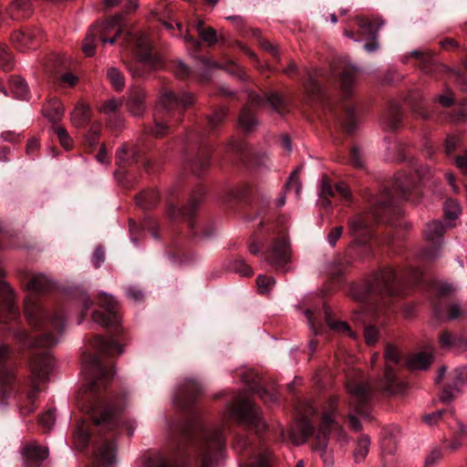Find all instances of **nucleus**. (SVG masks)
<instances>
[{
  "label": "nucleus",
  "mask_w": 467,
  "mask_h": 467,
  "mask_svg": "<svg viewBox=\"0 0 467 467\" xmlns=\"http://www.w3.org/2000/svg\"><path fill=\"white\" fill-rule=\"evenodd\" d=\"M182 434L196 440L192 450L182 462H172L161 454L150 457L145 467H213L223 454L224 434L222 427L205 428L198 419L182 427Z\"/></svg>",
  "instance_id": "nucleus-1"
},
{
  "label": "nucleus",
  "mask_w": 467,
  "mask_h": 467,
  "mask_svg": "<svg viewBox=\"0 0 467 467\" xmlns=\"http://www.w3.org/2000/svg\"><path fill=\"white\" fill-rule=\"evenodd\" d=\"M25 316L35 329L46 331L38 339L33 340L26 330L15 332V337L25 347L50 348L57 343V335L64 330V319L59 313L47 310L37 299L28 295L25 299Z\"/></svg>",
  "instance_id": "nucleus-2"
},
{
  "label": "nucleus",
  "mask_w": 467,
  "mask_h": 467,
  "mask_svg": "<svg viewBox=\"0 0 467 467\" xmlns=\"http://www.w3.org/2000/svg\"><path fill=\"white\" fill-rule=\"evenodd\" d=\"M421 278V273L416 268H409L406 271L397 273L391 267L380 270L374 279L364 285L363 291L358 287L351 288V295L358 300H364L368 295L397 296L403 293V284L406 282L417 283Z\"/></svg>",
  "instance_id": "nucleus-3"
},
{
  "label": "nucleus",
  "mask_w": 467,
  "mask_h": 467,
  "mask_svg": "<svg viewBox=\"0 0 467 467\" xmlns=\"http://www.w3.org/2000/svg\"><path fill=\"white\" fill-rule=\"evenodd\" d=\"M29 389L20 393L17 400L19 412L27 416L35 411L36 400L40 393V384L48 380L51 369V358L47 351H35L31 354L29 361Z\"/></svg>",
  "instance_id": "nucleus-4"
},
{
  "label": "nucleus",
  "mask_w": 467,
  "mask_h": 467,
  "mask_svg": "<svg viewBox=\"0 0 467 467\" xmlns=\"http://www.w3.org/2000/svg\"><path fill=\"white\" fill-rule=\"evenodd\" d=\"M337 412V399L331 398L327 401V405L322 414L321 422L316 436L317 443L315 445V450L320 453L321 457H324V462L327 464H330L332 462L330 455H327V446L330 431H335L337 441H347V435L342 426L335 420Z\"/></svg>",
  "instance_id": "nucleus-5"
},
{
  "label": "nucleus",
  "mask_w": 467,
  "mask_h": 467,
  "mask_svg": "<svg viewBox=\"0 0 467 467\" xmlns=\"http://www.w3.org/2000/svg\"><path fill=\"white\" fill-rule=\"evenodd\" d=\"M138 62L130 67L134 77H143L148 69H157L161 66L159 57L150 54V41L147 35L140 34L135 38Z\"/></svg>",
  "instance_id": "nucleus-6"
},
{
  "label": "nucleus",
  "mask_w": 467,
  "mask_h": 467,
  "mask_svg": "<svg viewBox=\"0 0 467 467\" xmlns=\"http://www.w3.org/2000/svg\"><path fill=\"white\" fill-rule=\"evenodd\" d=\"M386 367L381 384L386 391L396 395L401 393L405 389V384L397 377L395 366L401 360L400 351L392 346H388L384 351Z\"/></svg>",
  "instance_id": "nucleus-7"
},
{
  "label": "nucleus",
  "mask_w": 467,
  "mask_h": 467,
  "mask_svg": "<svg viewBox=\"0 0 467 467\" xmlns=\"http://www.w3.org/2000/svg\"><path fill=\"white\" fill-rule=\"evenodd\" d=\"M347 389L349 395L350 409L361 417H368L370 410V386L361 380L348 379Z\"/></svg>",
  "instance_id": "nucleus-8"
},
{
  "label": "nucleus",
  "mask_w": 467,
  "mask_h": 467,
  "mask_svg": "<svg viewBox=\"0 0 467 467\" xmlns=\"http://www.w3.org/2000/svg\"><path fill=\"white\" fill-rule=\"evenodd\" d=\"M231 414L241 424L253 427L256 431H262L265 429V424L260 418L259 410L248 399L238 397L232 406Z\"/></svg>",
  "instance_id": "nucleus-9"
},
{
  "label": "nucleus",
  "mask_w": 467,
  "mask_h": 467,
  "mask_svg": "<svg viewBox=\"0 0 467 467\" xmlns=\"http://www.w3.org/2000/svg\"><path fill=\"white\" fill-rule=\"evenodd\" d=\"M11 348L5 344L0 345V397L8 399L16 389L15 369L11 360Z\"/></svg>",
  "instance_id": "nucleus-10"
},
{
  "label": "nucleus",
  "mask_w": 467,
  "mask_h": 467,
  "mask_svg": "<svg viewBox=\"0 0 467 467\" xmlns=\"http://www.w3.org/2000/svg\"><path fill=\"white\" fill-rule=\"evenodd\" d=\"M265 260L278 269L288 271L285 268L291 260L290 240L287 235L277 236L271 246L263 254Z\"/></svg>",
  "instance_id": "nucleus-11"
},
{
  "label": "nucleus",
  "mask_w": 467,
  "mask_h": 467,
  "mask_svg": "<svg viewBox=\"0 0 467 467\" xmlns=\"http://www.w3.org/2000/svg\"><path fill=\"white\" fill-rule=\"evenodd\" d=\"M84 368L91 378L88 389L93 393H96L100 386L104 387L113 376V373L102 363L98 355H89L84 362Z\"/></svg>",
  "instance_id": "nucleus-12"
},
{
  "label": "nucleus",
  "mask_w": 467,
  "mask_h": 467,
  "mask_svg": "<svg viewBox=\"0 0 467 467\" xmlns=\"http://www.w3.org/2000/svg\"><path fill=\"white\" fill-rule=\"evenodd\" d=\"M99 305L104 310H96L92 313V319L102 327H113L119 323L118 315V302L109 294L102 293L99 296Z\"/></svg>",
  "instance_id": "nucleus-13"
},
{
  "label": "nucleus",
  "mask_w": 467,
  "mask_h": 467,
  "mask_svg": "<svg viewBox=\"0 0 467 467\" xmlns=\"http://www.w3.org/2000/svg\"><path fill=\"white\" fill-rule=\"evenodd\" d=\"M42 41L43 35L37 27L15 30L11 35L13 46L21 52L37 48Z\"/></svg>",
  "instance_id": "nucleus-14"
},
{
  "label": "nucleus",
  "mask_w": 467,
  "mask_h": 467,
  "mask_svg": "<svg viewBox=\"0 0 467 467\" xmlns=\"http://www.w3.org/2000/svg\"><path fill=\"white\" fill-rule=\"evenodd\" d=\"M194 102V97L190 93L178 95L164 88L159 97V104L166 112L173 110H184Z\"/></svg>",
  "instance_id": "nucleus-15"
},
{
  "label": "nucleus",
  "mask_w": 467,
  "mask_h": 467,
  "mask_svg": "<svg viewBox=\"0 0 467 467\" xmlns=\"http://www.w3.org/2000/svg\"><path fill=\"white\" fill-rule=\"evenodd\" d=\"M88 410L94 413V424L99 427L100 431H111L117 427L118 421L113 408L102 405L101 401H96L94 404L90 405Z\"/></svg>",
  "instance_id": "nucleus-16"
},
{
  "label": "nucleus",
  "mask_w": 467,
  "mask_h": 467,
  "mask_svg": "<svg viewBox=\"0 0 467 467\" xmlns=\"http://www.w3.org/2000/svg\"><path fill=\"white\" fill-rule=\"evenodd\" d=\"M382 22L379 20H369L368 18H360L358 20L359 35L362 38L372 40L371 43L364 45V48L368 52H373L378 48V43L376 42L377 35L379 27L382 26Z\"/></svg>",
  "instance_id": "nucleus-17"
},
{
  "label": "nucleus",
  "mask_w": 467,
  "mask_h": 467,
  "mask_svg": "<svg viewBox=\"0 0 467 467\" xmlns=\"http://www.w3.org/2000/svg\"><path fill=\"white\" fill-rule=\"evenodd\" d=\"M249 103L253 106H263L265 103H268L273 109L278 113L283 114L286 111V102L282 96L276 92H271L269 94L259 95L255 93H250L248 96Z\"/></svg>",
  "instance_id": "nucleus-18"
},
{
  "label": "nucleus",
  "mask_w": 467,
  "mask_h": 467,
  "mask_svg": "<svg viewBox=\"0 0 467 467\" xmlns=\"http://www.w3.org/2000/svg\"><path fill=\"white\" fill-rule=\"evenodd\" d=\"M439 342L441 348L453 349L459 352L467 351V337L462 334H454L444 330L440 334Z\"/></svg>",
  "instance_id": "nucleus-19"
},
{
  "label": "nucleus",
  "mask_w": 467,
  "mask_h": 467,
  "mask_svg": "<svg viewBox=\"0 0 467 467\" xmlns=\"http://www.w3.org/2000/svg\"><path fill=\"white\" fill-rule=\"evenodd\" d=\"M371 220L366 215H358L349 221V229L351 234L354 235L360 243H365L371 236Z\"/></svg>",
  "instance_id": "nucleus-20"
},
{
  "label": "nucleus",
  "mask_w": 467,
  "mask_h": 467,
  "mask_svg": "<svg viewBox=\"0 0 467 467\" xmlns=\"http://www.w3.org/2000/svg\"><path fill=\"white\" fill-rule=\"evenodd\" d=\"M313 431L314 427L311 421L306 416H301L297 420L295 429L292 430L290 438L294 444L299 445L306 442Z\"/></svg>",
  "instance_id": "nucleus-21"
},
{
  "label": "nucleus",
  "mask_w": 467,
  "mask_h": 467,
  "mask_svg": "<svg viewBox=\"0 0 467 467\" xmlns=\"http://www.w3.org/2000/svg\"><path fill=\"white\" fill-rule=\"evenodd\" d=\"M22 455L26 464L39 462L47 458L48 450L36 442H31L23 448Z\"/></svg>",
  "instance_id": "nucleus-22"
},
{
  "label": "nucleus",
  "mask_w": 467,
  "mask_h": 467,
  "mask_svg": "<svg viewBox=\"0 0 467 467\" xmlns=\"http://www.w3.org/2000/svg\"><path fill=\"white\" fill-rule=\"evenodd\" d=\"M98 462L104 466L110 465L115 462L116 447L113 441H104L98 448L96 452Z\"/></svg>",
  "instance_id": "nucleus-23"
},
{
  "label": "nucleus",
  "mask_w": 467,
  "mask_h": 467,
  "mask_svg": "<svg viewBox=\"0 0 467 467\" xmlns=\"http://www.w3.org/2000/svg\"><path fill=\"white\" fill-rule=\"evenodd\" d=\"M445 229V224L441 221H432L426 224L423 231V236L426 241L439 244Z\"/></svg>",
  "instance_id": "nucleus-24"
},
{
  "label": "nucleus",
  "mask_w": 467,
  "mask_h": 467,
  "mask_svg": "<svg viewBox=\"0 0 467 467\" xmlns=\"http://www.w3.org/2000/svg\"><path fill=\"white\" fill-rule=\"evenodd\" d=\"M92 347L101 355H110L113 352L121 354L123 352L121 347L114 340H107L101 337H96L92 340Z\"/></svg>",
  "instance_id": "nucleus-25"
},
{
  "label": "nucleus",
  "mask_w": 467,
  "mask_h": 467,
  "mask_svg": "<svg viewBox=\"0 0 467 467\" xmlns=\"http://www.w3.org/2000/svg\"><path fill=\"white\" fill-rule=\"evenodd\" d=\"M146 92L144 90H135L128 101V109L133 116H140L146 109Z\"/></svg>",
  "instance_id": "nucleus-26"
},
{
  "label": "nucleus",
  "mask_w": 467,
  "mask_h": 467,
  "mask_svg": "<svg viewBox=\"0 0 467 467\" xmlns=\"http://www.w3.org/2000/svg\"><path fill=\"white\" fill-rule=\"evenodd\" d=\"M321 195L323 196H338L343 200H349L351 197L350 190L345 182L337 183L335 188L323 181L321 187Z\"/></svg>",
  "instance_id": "nucleus-27"
},
{
  "label": "nucleus",
  "mask_w": 467,
  "mask_h": 467,
  "mask_svg": "<svg viewBox=\"0 0 467 467\" xmlns=\"http://www.w3.org/2000/svg\"><path fill=\"white\" fill-rule=\"evenodd\" d=\"M432 362V355L428 352H419L411 356L406 362L410 370L427 369Z\"/></svg>",
  "instance_id": "nucleus-28"
},
{
  "label": "nucleus",
  "mask_w": 467,
  "mask_h": 467,
  "mask_svg": "<svg viewBox=\"0 0 467 467\" xmlns=\"http://www.w3.org/2000/svg\"><path fill=\"white\" fill-rule=\"evenodd\" d=\"M52 284L43 275H33L29 283L26 285V289L29 294H40L48 291Z\"/></svg>",
  "instance_id": "nucleus-29"
},
{
  "label": "nucleus",
  "mask_w": 467,
  "mask_h": 467,
  "mask_svg": "<svg viewBox=\"0 0 467 467\" xmlns=\"http://www.w3.org/2000/svg\"><path fill=\"white\" fill-rule=\"evenodd\" d=\"M464 368H456L451 374V378L453 381V389L451 387L443 389L441 396V400L444 402L450 401L453 397V390H457L458 388L463 383Z\"/></svg>",
  "instance_id": "nucleus-30"
},
{
  "label": "nucleus",
  "mask_w": 467,
  "mask_h": 467,
  "mask_svg": "<svg viewBox=\"0 0 467 467\" xmlns=\"http://www.w3.org/2000/svg\"><path fill=\"white\" fill-rule=\"evenodd\" d=\"M122 15H117L108 19L103 25H97L99 28V34H113V36H119L122 32Z\"/></svg>",
  "instance_id": "nucleus-31"
},
{
  "label": "nucleus",
  "mask_w": 467,
  "mask_h": 467,
  "mask_svg": "<svg viewBox=\"0 0 467 467\" xmlns=\"http://www.w3.org/2000/svg\"><path fill=\"white\" fill-rule=\"evenodd\" d=\"M99 28L97 24L91 26L83 40L82 50L88 57H92L96 51V40L99 36Z\"/></svg>",
  "instance_id": "nucleus-32"
},
{
  "label": "nucleus",
  "mask_w": 467,
  "mask_h": 467,
  "mask_svg": "<svg viewBox=\"0 0 467 467\" xmlns=\"http://www.w3.org/2000/svg\"><path fill=\"white\" fill-rule=\"evenodd\" d=\"M90 110L88 105L84 103L78 104L71 113V121L76 127L84 126L89 119Z\"/></svg>",
  "instance_id": "nucleus-33"
},
{
  "label": "nucleus",
  "mask_w": 467,
  "mask_h": 467,
  "mask_svg": "<svg viewBox=\"0 0 467 467\" xmlns=\"http://www.w3.org/2000/svg\"><path fill=\"white\" fill-rule=\"evenodd\" d=\"M10 14L14 19L28 16L31 14L29 0H15L10 5Z\"/></svg>",
  "instance_id": "nucleus-34"
},
{
  "label": "nucleus",
  "mask_w": 467,
  "mask_h": 467,
  "mask_svg": "<svg viewBox=\"0 0 467 467\" xmlns=\"http://www.w3.org/2000/svg\"><path fill=\"white\" fill-rule=\"evenodd\" d=\"M9 87L15 98L19 99H27L28 86L20 77H12L9 80Z\"/></svg>",
  "instance_id": "nucleus-35"
},
{
  "label": "nucleus",
  "mask_w": 467,
  "mask_h": 467,
  "mask_svg": "<svg viewBox=\"0 0 467 467\" xmlns=\"http://www.w3.org/2000/svg\"><path fill=\"white\" fill-rule=\"evenodd\" d=\"M238 123L244 131H251L258 124L254 113L248 107H244L239 115Z\"/></svg>",
  "instance_id": "nucleus-36"
},
{
  "label": "nucleus",
  "mask_w": 467,
  "mask_h": 467,
  "mask_svg": "<svg viewBox=\"0 0 467 467\" xmlns=\"http://www.w3.org/2000/svg\"><path fill=\"white\" fill-rule=\"evenodd\" d=\"M357 76V70L352 67L345 68L339 77L341 88L347 93L349 94L352 87L355 84Z\"/></svg>",
  "instance_id": "nucleus-37"
},
{
  "label": "nucleus",
  "mask_w": 467,
  "mask_h": 467,
  "mask_svg": "<svg viewBox=\"0 0 467 467\" xmlns=\"http://www.w3.org/2000/svg\"><path fill=\"white\" fill-rule=\"evenodd\" d=\"M370 447V439L367 435L361 436L357 441L356 449L353 452L354 459L357 462H362L368 453Z\"/></svg>",
  "instance_id": "nucleus-38"
},
{
  "label": "nucleus",
  "mask_w": 467,
  "mask_h": 467,
  "mask_svg": "<svg viewBox=\"0 0 467 467\" xmlns=\"http://www.w3.org/2000/svg\"><path fill=\"white\" fill-rule=\"evenodd\" d=\"M167 119L162 116L161 110H158L154 116V127L150 133L155 137H162L169 132L170 127L167 124Z\"/></svg>",
  "instance_id": "nucleus-39"
},
{
  "label": "nucleus",
  "mask_w": 467,
  "mask_h": 467,
  "mask_svg": "<svg viewBox=\"0 0 467 467\" xmlns=\"http://www.w3.org/2000/svg\"><path fill=\"white\" fill-rule=\"evenodd\" d=\"M343 114L344 119L340 120L342 127L348 133H353L357 125L354 109L349 105H344Z\"/></svg>",
  "instance_id": "nucleus-40"
},
{
  "label": "nucleus",
  "mask_w": 467,
  "mask_h": 467,
  "mask_svg": "<svg viewBox=\"0 0 467 467\" xmlns=\"http://www.w3.org/2000/svg\"><path fill=\"white\" fill-rule=\"evenodd\" d=\"M325 315H326V322L332 329L346 333L348 337H350L352 338L357 337L356 333L350 329L348 323L342 322V321L334 322L331 319L329 311L326 306H325Z\"/></svg>",
  "instance_id": "nucleus-41"
},
{
  "label": "nucleus",
  "mask_w": 467,
  "mask_h": 467,
  "mask_svg": "<svg viewBox=\"0 0 467 467\" xmlns=\"http://www.w3.org/2000/svg\"><path fill=\"white\" fill-rule=\"evenodd\" d=\"M107 78H109L112 87L117 90L120 91L125 86V78L121 72L116 67H110L108 69Z\"/></svg>",
  "instance_id": "nucleus-42"
},
{
  "label": "nucleus",
  "mask_w": 467,
  "mask_h": 467,
  "mask_svg": "<svg viewBox=\"0 0 467 467\" xmlns=\"http://www.w3.org/2000/svg\"><path fill=\"white\" fill-rule=\"evenodd\" d=\"M52 130L57 135L61 146L65 150H69L72 149V140L64 127L54 124L52 126Z\"/></svg>",
  "instance_id": "nucleus-43"
},
{
  "label": "nucleus",
  "mask_w": 467,
  "mask_h": 467,
  "mask_svg": "<svg viewBox=\"0 0 467 467\" xmlns=\"http://www.w3.org/2000/svg\"><path fill=\"white\" fill-rule=\"evenodd\" d=\"M400 113L398 109L389 112L381 119V126L384 130H395L400 121Z\"/></svg>",
  "instance_id": "nucleus-44"
},
{
  "label": "nucleus",
  "mask_w": 467,
  "mask_h": 467,
  "mask_svg": "<svg viewBox=\"0 0 467 467\" xmlns=\"http://www.w3.org/2000/svg\"><path fill=\"white\" fill-rule=\"evenodd\" d=\"M412 179L408 175H399L395 181V189L400 192V197L405 198L408 192L413 186Z\"/></svg>",
  "instance_id": "nucleus-45"
},
{
  "label": "nucleus",
  "mask_w": 467,
  "mask_h": 467,
  "mask_svg": "<svg viewBox=\"0 0 467 467\" xmlns=\"http://www.w3.org/2000/svg\"><path fill=\"white\" fill-rule=\"evenodd\" d=\"M123 105L122 99L115 98L104 101L99 108L100 113L105 115H111L117 112Z\"/></svg>",
  "instance_id": "nucleus-46"
},
{
  "label": "nucleus",
  "mask_w": 467,
  "mask_h": 467,
  "mask_svg": "<svg viewBox=\"0 0 467 467\" xmlns=\"http://www.w3.org/2000/svg\"><path fill=\"white\" fill-rule=\"evenodd\" d=\"M385 195H386V197L384 198V200L376 199V200L371 201V204L374 206L371 209V213H372L374 219L379 220L380 215H379V210L386 209L392 203V198H391L389 191H387L385 192Z\"/></svg>",
  "instance_id": "nucleus-47"
},
{
  "label": "nucleus",
  "mask_w": 467,
  "mask_h": 467,
  "mask_svg": "<svg viewBox=\"0 0 467 467\" xmlns=\"http://www.w3.org/2000/svg\"><path fill=\"white\" fill-rule=\"evenodd\" d=\"M44 114L49 121L56 123L62 119L64 109L60 103L56 102L53 106L45 108Z\"/></svg>",
  "instance_id": "nucleus-48"
},
{
  "label": "nucleus",
  "mask_w": 467,
  "mask_h": 467,
  "mask_svg": "<svg viewBox=\"0 0 467 467\" xmlns=\"http://www.w3.org/2000/svg\"><path fill=\"white\" fill-rule=\"evenodd\" d=\"M257 289L260 294H269L275 285L274 277L259 275L256 278Z\"/></svg>",
  "instance_id": "nucleus-49"
},
{
  "label": "nucleus",
  "mask_w": 467,
  "mask_h": 467,
  "mask_svg": "<svg viewBox=\"0 0 467 467\" xmlns=\"http://www.w3.org/2000/svg\"><path fill=\"white\" fill-rule=\"evenodd\" d=\"M443 209L445 217L451 220L456 219L462 212L459 202L452 199L446 201Z\"/></svg>",
  "instance_id": "nucleus-50"
},
{
  "label": "nucleus",
  "mask_w": 467,
  "mask_h": 467,
  "mask_svg": "<svg viewBox=\"0 0 467 467\" xmlns=\"http://www.w3.org/2000/svg\"><path fill=\"white\" fill-rule=\"evenodd\" d=\"M13 56L7 47L0 46V67L4 70H10L13 68Z\"/></svg>",
  "instance_id": "nucleus-51"
},
{
  "label": "nucleus",
  "mask_w": 467,
  "mask_h": 467,
  "mask_svg": "<svg viewBox=\"0 0 467 467\" xmlns=\"http://www.w3.org/2000/svg\"><path fill=\"white\" fill-rule=\"evenodd\" d=\"M308 75H309L308 78L304 82V87H305V89H306V93L308 94V96L312 99L315 96L319 94V92H320V86L317 82L315 78L312 75H310L309 72H308Z\"/></svg>",
  "instance_id": "nucleus-52"
},
{
  "label": "nucleus",
  "mask_w": 467,
  "mask_h": 467,
  "mask_svg": "<svg viewBox=\"0 0 467 467\" xmlns=\"http://www.w3.org/2000/svg\"><path fill=\"white\" fill-rule=\"evenodd\" d=\"M55 420L56 415L53 410H48L38 417L39 424L46 430H50Z\"/></svg>",
  "instance_id": "nucleus-53"
},
{
  "label": "nucleus",
  "mask_w": 467,
  "mask_h": 467,
  "mask_svg": "<svg viewBox=\"0 0 467 467\" xmlns=\"http://www.w3.org/2000/svg\"><path fill=\"white\" fill-rule=\"evenodd\" d=\"M226 115L227 109L224 108H221L218 110L214 111L208 119L209 125L211 126V128H217L225 119Z\"/></svg>",
  "instance_id": "nucleus-54"
},
{
  "label": "nucleus",
  "mask_w": 467,
  "mask_h": 467,
  "mask_svg": "<svg viewBox=\"0 0 467 467\" xmlns=\"http://www.w3.org/2000/svg\"><path fill=\"white\" fill-rule=\"evenodd\" d=\"M210 165V157L203 153L197 157L193 161L192 169L196 174H200L203 170L208 168Z\"/></svg>",
  "instance_id": "nucleus-55"
},
{
  "label": "nucleus",
  "mask_w": 467,
  "mask_h": 467,
  "mask_svg": "<svg viewBox=\"0 0 467 467\" xmlns=\"http://www.w3.org/2000/svg\"><path fill=\"white\" fill-rule=\"evenodd\" d=\"M286 191H293L296 197H299L301 192V182L297 172H293L285 185Z\"/></svg>",
  "instance_id": "nucleus-56"
},
{
  "label": "nucleus",
  "mask_w": 467,
  "mask_h": 467,
  "mask_svg": "<svg viewBox=\"0 0 467 467\" xmlns=\"http://www.w3.org/2000/svg\"><path fill=\"white\" fill-rule=\"evenodd\" d=\"M434 289L441 296H447L455 292L456 287L448 283L436 282L434 284Z\"/></svg>",
  "instance_id": "nucleus-57"
},
{
  "label": "nucleus",
  "mask_w": 467,
  "mask_h": 467,
  "mask_svg": "<svg viewBox=\"0 0 467 467\" xmlns=\"http://www.w3.org/2000/svg\"><path fill=\"white\" fill-rule=\"evenodd\" d=\"M441 451L439 449H433L429 452L424 460L425 467H434L441 459Z\"/></svg>",
  "instance_id": "nucleus-58"
},
{
  "label": "nucleus",
  "mask_w": 467,
  "mask_h": 467,
  "mask_svg": "<svg viewBox=\"0 0 467 467\" xmlns=\"http://www.w3.org/2000/svg\"><path fill=\"white\" fill-rule=\"evenodd\" d=\"M199 36L203 41L210 45L217 42V33L213 27L204 28L201 33H199Z\"/></svg>",
  "instance_id": "nucleus-59"
},
{
  "label": "nucleus",
  "mask_w": 467,
  "mask_h": 467,
  "mask_svg": "<svg viewBox=\"0 0 467 467\" xmlns=\"http://www.w3.org/2000/svg\"><path fill=\"white\" fill-rule=\"evenodd\" d=\"M99 134H100V126L99 124H93L87 136H86V140L88 141V143L90 145V146H94L97 144L98 142V140L99 138Z\"/></svg>",
  "instance_id": "nucleus-60"
},
{
  "label": "nucleus",
  "mask_w": 467,
  "mask_h": 467,
  "mask_svg": "<svg viewBox=\"0 0 467 467\" xmlns=\"http://www.w3.org/2000/svg\"><path fill=\"white\" fill-rule=\"evenodd\" d=\"M379 331L373 327H367L364 330V337L368 345H373L378 340Z\"/></svg>",
  "instance_id": "nucleus-61"
},
{
  "label": "nucleus",
  "mask_w": 467,
  "mask_h": 467,
  "mask_svg": "<svg viewBox=\"0 0 467 467\" xmlns=\"http://www.w3.org/2000/svg\"><path fill=\"white\" fill-rule=\"evenodd\" d=\"M75 437L81 447H86L88 443L89 433L83 427L78 426Z\"/></svg>",
  "instance_id": "nucleus-62"
},
{
  "label": "nucleus",
  "mask_w": 467,
  "mask_h": 467,
  "mask_svg": "<svg viewBox=\"0 0 467 467\" xmlns=\"http://www.w3.org/2000/svg\"><path fill=\"white\" fill-rule=\"evenodd\" d=\"M460 143V137L456 135H450L445 140V152L451 154Z\"/></svg>",
  "instance_id": "nucleus-63"
},
{
  "label": "nucleus",
  "mask_w": 467,
  "mask_h": 467,
  "mask_svg": "<svg viewBox=\"0 0 467 467\" xmlns=\"http://www.w3.org/2000/svg\"><path fill=\"white\" fill-rule=\"evenodd\" d=\"M173 72L177 78H184L190 74V68L183 62L178 61L173 66Z\"/></svg>",
  "instance_id": "nucleus-64"
}]
</instances>
